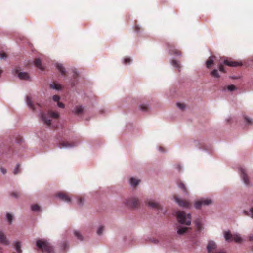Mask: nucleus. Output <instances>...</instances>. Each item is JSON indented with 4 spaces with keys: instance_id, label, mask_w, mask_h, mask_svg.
I'll list each match as a JSON object with an SVG mask.
<instances>
[{
    "instance_id": "obj_1",
    "label": "nucleus",
    "mask_w": 253,
    "mask_h": 253,
    "mask_svg": "<svg viewBox=\"0 0 253 253\" xmlns=\"http://www.w3.org/2000/svg\"><path fill=\"white\" fill-rule=\"evenodd\" d=\"M226 65L230 67H237L240 66L242 65V63L233 61L230 60H228L225 57H222L220 58L219 62H218V67L219 70L222 73H225L226 71L224 68L223 65Z\"/></svg>"
},
{
    "instance_id": "obj_2",
    "label": "nucleus",
    "mask_w": 253,
    "mask_h": 253,
    "mask_svg": "<svg viewBox=\"0 0 253 253\" xmlns=\"http://www.w3.org/2000/svg\"><path fill=\"white\" fill-rule=\"evenodd\" d=\"M59 115L57 112L52 111H48L47 114L42 112L41 114V119L42 121L48 126L51 125V119H57L59 117Z\"/></svg>"
},
{
    "instance_id": "obj_3",
    "label": "nucleus",
    "mask_w": 253,
    "mask_h": 253,
    "mask_svg": "<svg viewBox=\"0 0 253 253\" xmlns=\"http://www.w3.org/2000/svg\"><path fill=\"white\" fill-rule=\"evenodd\" d=\"M177 218L179 223L186 225H190L191 222V217L190 214H186L182 211H178L176 213Z\"/></svg>"
},
{
    "instance_id": "obj_4",
    "label": "nucleus",
    "mask_w": 253,
    "mask_h": 253,
    "mask_svg": "<svg viewBox=\"0 0 253 253\" xmlns=\"http://www.w3.org/2000/svg\"><path fill=\"white\" fill-rule=\"evenodd\" d=\"M37 246L43 253H53V249L50 244L45 240H38L37 241Z\"/></svg>"
},
{
    "instance_id": "obj_5",
    "label": "nucleus",
    "mask_w": 253,
    "mask_h": 253,
    "mask_svg": "<svg viewBox=\"0 0 253 253\" xmlns=\"http://www.w3.org/2000/svg\"><path fill=\"white\" fill-rule=\"evenodd\" d=\"M224 237L225 240L228 242L234 241L236 243H240L242 241V238L239 235H232L229 231L224 232Z\"/></svg>"
},
{
    "instance_id": "obj_6",
    "label": "nucleus",
    "mask_w": 253,
    "mask_h": 253,
    "mask_svg": "<svg viewBox=\"0 0 253 253\" xmlns=\"http://www.w3.org/2000/svg\"><path fill=\"white\" fill-rule=\"evenodd\" d=\"M124 203L126 206L129 208H136L139 204V201L135 198H131L126 200Z\"/></svg>"
},
{
    "instance_id": "obj_7",
    "label": "nucleus",
    "mask_w": 253,
    "mask_h": 253,
    "mask_svg": "<svg viewBox=\"0 0 253 253\" xmlns=\"http://www.w3.org/2000/svg\"><path fill=\"white\" fill-rule=\"evenodd\" d=\"M211 203V200L209 199H203L195 202V207L196 209H200L203 205H209Z\"/></svg>"
},
{
    "instance_id": "obj_8",
    "label": "nucleus",
    "mask_w": 253,
    "mask_h": 253,
    "mask_svg": "<svg viewBox=\"0 0 253 253\" xmlns=\"http://www.w3.org/2000/svg\"><path fill=\"white\" fill-rule=\"evenodd\" d=\"M76 145V143L74 142L68 141H61L58 143V146L60 148H71Z\"/></svg>"
},
{
    "instance_id": "obj_9",
    "label": "nucleus",
    "mask_w": 253,
    "mask_h": 253,
    "mask_svg": "<svg viewBox=\"0 0 253 253\" xmlns=\"http://www.w3.org/2000/svg\"><path fill=\"white\" fill-rule=\"evenodd\" d=\"M175 201L178 203V204L184 208H189L191 207V204L187 201L178 198L177 196L174 197Z\"/></svg>"
},
{
    "instance_id": "obj_10",
    "label": "nucleus",
    "mask_w": 253,
    "mask_h": 253,
    "mask_svg": "<svg viewBox=\"0 0 253 253\" xmlns=\"http://www.w3.org/2000/svg\"><path fill=\"white\" fill-rule=\"evenodd\" d=\"M26 102L27 103V104L28 106L33 110V111H36L37 109L40 110L41 106L39 104H36L35 105H34L31 100V98L29 96L27 97V100Z\"/></svg>"
},
{
    "instance_id": "obj_11",
    "label": "nucleus",
    "mask_w": 253,
    "mask_h": 253,
    "mask_svg": "<svg viewBox=\"0 0 253 253\" xmlns=\"http://www.w3.org/2000/svg\"><path fill=\"white\" fill-rule=\"evenodd\" d=\"M240 174L245 184L248 185L249 184V180L248 178V176L246 173L245 170L243 168H241L240 169Z\"/></svg>"
},
{
    "instance_id": "obj_12",
    "label": "nucleus",
    "mask_w": 253,
    "mask_h": 253,
    "mask_svg": "<svg viewBox=\"0 0 253 253\" xmlns=\"http://www.w3.org/2000/svg\"><path fill=\"white\" fill-rule=\"evenodd\" d=\"M168 47L169 49L170 54H173L176 56H179L181 55V52L178 49H176L174 45L168 44Z\"/></svg>"
},
{
    "instance_id": "obj_13",
    "label": "nucleus",
    "mask_w": 253,
    "mask_h": 253,
    "mask_svg": "<svg viewBox=\"0 0 253 253\" xmlns=\"http://www.w3.org/2000/svg\"><path fill=\"white\" fill-rule=\"evenodd\" d=\"M57 196L58 197L62 200L66 202H69L71 201V199L69 197V196L64 192H60L57 194Z\"/></svg>"
},
{
    "instance_id": "obj_14",
    "label": "nucleus",
    "mask_w": 253,
    "mask_h": 253,
    "mask_svg": "<svg viewBox=\"0 0 253 253\" xmlns=\"http://www.w3.org/2000/svg\"><path fill=\"white\" fill-rule=\"evenodd\" d=\"M0 243L5 245H8L9 244V241L6 238L4 234L1 231L0 232Z\"/></svg>"
},
{
    "instance_id": "obj_15",
    "label": "nucleus",
    "mask_w": 253,
    "mask_h": 253,
    "mask_svg": "<svg viewBox=\"0 0 253 253\" xmlns=\"http://www.w3.org/2000/svg\"><path fill=\"white\" fill-rule=\"evenodd\" d=\"M207 248L208 253H211L212 250L216 248V245L215 242L212 241H209Z\"/></svg>"
},
{
    "instance_id": "obj_16",
    "label": "nucleus",
    "mask_w": 253,
    "mask_h": 253,
    "mask_svg": "<svg viewBox=\"0 0 253 253\" xmlns=\"http://www.w3.org/2000/svg\"><path fill=\"white\" fill-rule=\"evenodd\" d=\"M84 107L82 106H76L72 110V112L77 115H80L83 113Z\"/></svg>"
},
{
    "instance_id": "obj_17",
    "label": "nucleus",
    "mask_w": 253,
    "mask_h": 253,
    "mask_svg": "<svg viewBox=\"0 0 253 253\" xmlns=\"http://www.w3.org/2000/svg\"><path fill=\"white\" fill-rule=\"evenodd\" d=\"M147 204L149 206L152 208L160 209H161V206L158 203L153 200H149L147 202Z\"/></svg>"
},
{
    "instance_id": "obj_18",
    "label": "nucleus",
    "mask_w": 253,
    "mask_h": 253,
    "mask_svg": "<svg viewBox=\"0 0 253 253\" xmlns=\"http://www.w3.org/2000/svg\"><path fill=\"white\" fill-rule=\"evenodd\" d=\"M215 58L214 56H210L206 62V67L210 68L214 64V60Z\"/></svg>"
},
{
    "instance_id": "obj_19",
    "label": "nucleus",
    "mask_w": 253,
    "mask_h": 253,
    "mask_svg": "<svg viewBox=\"0 0 253 253\" xmlns=\"http://www.w3.org/2000/svg\"><path fill=\"white\" fill-rule=\"evenodd\" d=\"M18 76L21 80H28L30 78L29 74L26 72H20L18 73Z\"/></svg>"
},
{
    "instance_id": "obj_20",
    "label": "nucleus",
    "mask_w": 253,
    "mask_h": 253,
    "mask_svg": "<svg viewBox=\"0 0 253 253\" xmlns=\"http://www.w3.org/2000/svg\"><path fill=\"white\" fill-rule=\"evenodd\" d=\"M56 67L63 75H66L65 69L61 64H57Z\"/></svg>"
},
{
    "instance_id": "obj_21",
    "label": "nucleus",
    "mask_w": 253,
    "mask_h": 253,
    "mask_svg": "<svg viewBox=\"0 0 253 253\" xmlns=\"http://www.w3.org/2000/svg\"><path fill=\"white\" fill-rule=\"evenodd\" d=\"M35 65L41 70H43V68L41 64V61L40 59L37 58L35 60L34 62Z\"/></svg>"
},
{
    "instance_id": "obj_22",
    "label": "nucleus",
    "mask_w": 253,
    "mask_h": 253,
    "mask_svg": "<svg viewBox=\"0 0 253 253\" xmlns=\"http://www.w3.org/2000/svg\"><path fill=\"white\" fill-rule=\"evenodd\" d=\"M139 182L140 180L136 179L133 177L131 178L130 179V184L134 187L136 186L139 184Z\"/></svg>"
},
{
    "instance_id": "obj_23",
    "label": "nucleus",
    "mask_w": 253,
    "mask_h": 253,
    "mask_svg": "<svg viewBox=\"0 0 253 253\" xmlns=\"http://www.w3.org/2000/svg\"><path fill=\"white\" fill-rule=\"evenodd\" d=\"M195 223L196 226V228L198 231H200L202 229V225L201 223V220L199 219H197L195 221Z\"/></svg>"
},
{
    "instance_id": "obj_24",
    "label": "nucleus",
    "mask_w": 253,
    "mask_h": 253,
    "mask_svg": "<svg viewBox=\"0 0 253 253\" xmlns=\"http://www.w3.org/2000/svg\"><path fill=\"white\" fill-rule=\"evenodd\" d=\"M15 248L17 251L16 253H22V251L21 249V243L20 242H16L15 243Z\"/></svg>"
},
{
    "instance_id": "obj_25",
    "label": "nucleus",
    "mask_w": 253,
    "mask_h": 253,
    "mask_svg": "<svg viewBox=\"0 0 253 253\" xmlns=\"http://www.w3.org/2000/svg\"><path fill=\"white\" fill-rule=\"evenodd\" d=\"M178 185L179 188L181 189L182 190V191H183V192H184L185 193H188V191L185 187V185L183 183H182L181 182H179L178 183Z\"/></svg>"
},
{
    "instance_id": "obj_26",
    "label": "nucleus",
    "mask_w": 253,
    "mask_h": 253,
    "mask_svg": "<svg viewBox=\"0 0 253 253\" xmlns=\"http://www.w3.org/2000/svg\"><path fill=\"white\" fill-rule=\"evenodd\" d=\"M211 75L212 77L215 78H219L220 75L218 73V71L217 69H214L211 72Z\"/></svg>"
},
{
    "instance_id": "obj_27",
    "label": "nucleus",
    "mask_w": 253,
    "mask_h": 253,
    "mask_svg": "<svg viewBox=\"0 0 253 253\" xmlns=\"http://www.w3.org/2000/svg\"><path fill=\"white\" fill-rule=\"evenodd\" d=\"M50 87L51 88L55 89L56 90H60L62 88L60 84H57L55 83H54L52 84H51Z\"/></svg>"
},
{
    "instance_id": "obj_28",
    "label": "nucleus",
    "mask_w": 253,
    "mask_h": 253,
    "mask_svg": "<svg viewBox=\"0 0 253 253\" xmlns=\"http://www.w3.org/2000/svg\"><path fill=\"white\" fill-rule=\"evenodd\" d=\"M171 64L174 67H176L178 69V70L179 71L180 69V65L179 63L175 60H172L171 62Z\"/></svg>"
},
{
    "instance_id": "obj_29",
    "label": "nucleus",
    "mask_w": 253,
    "mask_h": 253,
    "mask_svg": "<svg viewBox=\"0 0 253 253\" xmlns=\"http://www.w3.org/2000/svg\"><path fill=\"white\" fill-rule=\"evenodd\" d=\"M188 229L187 227H182L178 229L177 233L178 234L181 235L184 234Z\"/></svg>"
},
{
    "instance_id": "obj_30",
    "label": "nucleus",
    "mask_w": 253,
    "mask_h": 253,
    "mask_svg": "<svg viewBox=\"0 0 253 253\" xmlns=\"http://www.w3.org/2000/svg\"><path fill=\"white\" fill-rule=\"evenodd\" d=\"M31 209L33 211H37L40 210V207L37 204L33 205L31 206Z\"/></svg>"
},
{
    "instance_id": "obj_31",
    "label": "nucleus",
    "mask_w": 253,
    "mask_h": 253,
    "mask_svg": "<svg viewBox=\"0 0 253 253\" xmlns=\"http://www.w3.org/2000/svg\"><path fill=\"white\" fill-rule=\"evenodd\" d=\"M244 119H245V121H246V122L247 123V124L248 125H251L253 123V120L252 119L248 117L247 116H245L244 117Z\"/></svg>"
},
{
    "instance_id": "obj_32",
    "label": "nucleus",
    "mask_w": 253,
    "mask_h": 253,
    "mask_svg": "<svg viewBox=\"0 0 253 253\" xmlns=\"http://www.w3.org/2000/svg\"><path fill=\"white\" fill-rule=\"evenodd\" d=\"M19 168H20V165L17 164L16 168H15V169L14 170V172H13V173L15 175L17 174L19 172V171H20Z\"/></svg>"
},
{
    "instance_id": "obj_33",
    "label": "nucleus",
    "mask_w": 253,
    "mask_h": 253,
    "mask_svg": "<svg viewBox=\"0 0 253 253\" xmlns=\"http://www.w3.org/2000/svg\"><path fill=\"white\" fill-rule=\"evenodd\" d=\"M74 234L78 238V239H79L80 240H83V237L79 232H78L77 231H75Z\"/></svg>"
},
{
    "instance_id": "obj_34",
    "label": "nucleus",
    "mask_w": 253,
    "mask_h": 253,
    "mask_svg": "<svg viewBox=\"0 0 253 253\" xmlns=\"http://www.w3.org/2000/svg\"><path fill=\"white\" fill-rule=\"evenodd\" d=\"M7 58V55L4 52H0V58L2 59H5Z\"/></svg>"
},
{
    "instance_id": "obj_35",
    "label": "nucleus",
    "mask_w": 253,
    "mask_h": 253,
    "mask_svg": "<svg viewBox=\"0 0 253 253\" xmlns=\"http://www.w3.org/2000/svg\"><path fill=\"white\" fill-rule=\"evenodd\" d=\"M7 220L9 222V223L11 224L12 222V219H13L12 215L10 214V213H7Z\"/></svg>"
},
{
    "instance_id": "obj_36",
    "label": "nucleus",
    "mask_w": 253,
    "mask_h": 253,
    "mask_svg": "<svg viewBox=\"0 0 253 253\" xmlns=\"http://www.w3.org/2000/svg\"><path fill=\"white\" fill-rule=\"evenodd\" d=\"M140 109L143 111H147L148 109L147 106L146 105H142L140 106Z\"/></svg>"
},
{
    "instance_id": "obj_37",
    "label": "nucleus",
    "mask_w": 253,
    "mask_h": 253,
    "mask_svg": "<svg viewBox=\"0 0 253 253\" xmlns=\"http://www.w3.org/2000/svg\"><path fill=\"white\" fill-rule=\"evenodd\" d=\"M84 199L83 198H82V197H79L78 198V204L79 205H82L83 204V203H84Z\"/></svg>"
},
{
    "instance_id": "obj_38",
    "label": "nucleus",
    "mask_w": 253,
    "mask_h": 253,
    "mask_svg": "<svg viewBox=\"0 0 253 253\" xmlns=\"http://www.w3.org/2000/svg\"><path fill=\"white\" fill-rule=\"evenodd\" d=\"M131 61V59L130 58L127 57L124 59V63L126 64H128L130 63Z\"/></svg>"
},
{
    "instance_id": "obj_39",
    "label": "nucleus",
    "mask_w": 253,
    "mask_h": 253,
    "mask_svg": "<svg viewBox=\"0 0 253 253\" xmlns=\"http://www.w3.org/2000/svg\"><path fill=\"white\" fill-rule=\"evenodd\" d=\"M235 86L234 85H230L227 86V89L228 90L230 91H232L234 90H235Z\"/></svg>"
},
{
    "instance_id": "obj_40",
    "label": "nucleus",
    "mask_w": 253,
    "mask_h": 253,
    "mask_svg": "<svg viewBox=\"0 0 253 253\" xmlns=\"http://www.w3.org/2000/svg\"><path fill=\"white\" fill-rule=\"evenodd\" d=\"M104 229V227L103 226H101L99 228V229H98L97 230V234L99 235H101L103 232V230Z\"/></svg>"
},
{
    "instance_id": "obj_41",
    "label": "nucleus",
    "mask_w": 253,
    "mask_h": 253,
    "mask_svg": "<svg viewBox=\"0 0 253 253\" xmlns=\"http://www.w3.org/2000/svg\"><path fill=\"white\" fill-rule=\"evenodd\" d=\"M177 106L181 110H183L185 108V105L182 103H178Z\"/></svg>"
},
{
    "instance_id": "obj_42",
    "label": "nucleus",
    "mask_w": 253,
    "mask_h": 253,
    "mask_svg": "<svg viewBox=\"0 0 253 253\" xmlns=\"http://www.w3.org/2000/svg\"><path fill=\"white\" fill-rule=\"evenodd\" d=\"M11 195L15 198H18L19 195V193L17 192H13L11 193Z\"/></svg>"
},
{
    "instance_id": "obj_43",
    "label": "nucleus",
    "mask_w": 253,
    "mask_h": 253,
    "mask_svg": "<svg viewBox=\"0 0 253 253\" xmlns=\"http://www.w3.org/2000/svg\"><path fill=\"white\" fill-rule=\"evenodd\" d=\"M60 98V96L58 95H54L53 96V100L54 101H58L59 100Z\"/></svg>"
},
{
    "instance_id": "obj_44",
    "label": "nucleus",
    "mask_w": 253,
    "mask_h": 253,
    "mask_svg": "<svg viewBox=\"0 0 253 253\" xmlns=\"http://www.w3.org/2000/svg\"><path fill=\"white\" fill-rule=\"evenodd\" d=\"M0 170H1V172L3 174H4L6 173V172H7L6 169L5 168H3V167H1V168H0Z\"/></svg>"
},
{
    "instance_id": "obj_45",
    "label": "nucleus",
    "mask_w": 253,
    "mask_h": 253,
    "mask_svg": "<svg viewBox=\"0 0 253 253\" xmlns=\"http://www.w3.org/2000/svg\"><path fill=\"white\" fill-rule=\"evenodd\" d=\"M57 105L60 108H63L64 107V104L62 102H58Z\"/></svg>"
},
{
    "instance_id": "obj_46",
    "label": "nucleus",
    "mask_w": 253,
    "mask_h": 253,
    "mask_svg": "<svg viewBox=\"0 0 253 253\" xmlns=\"http://www.w3.org/2000/svg\"><path fill=\"white\" fill-rule=\"evenodd\" d=\"M250 211L251 213V217L253 219V207L251 208Z\"/></svg>"
},
{
    "instance_id": "obj_47",
    "label": "nucleus",
    "mask_w": 253,
    "mask_h": 253,
    "mask_svg": "<svg viewBox=\"0 0 253 253\" xmlns=\"http://www.w3.org/2000/svg\"><path fill=\"white\" fill-rule=\"evenodd\" d=\"M249 240L251 241H253V235H250L249 236Z\"/></svg>"
},
{
    "instance_id": "obj_48",
    "label": "nucleus",
    "mask_w": 253,
    "mask_h": 253,
    "mask_svg": "<svg viewBox=\"0 0 253 253\" xmlns=\"http://www.w3.org/2000/svg\"><path fill=\"white\" fill-rule=\"evenodd\" d=\"M63 244H64V249H66V246H67V243H65V242H64V243H63Z\"/></svg>"
},
{
    "instance_id": "obj_49",
    "label": "nucleus",
    "mask_w": 253,
    "mask_h": 253,
    "mask_svg": "<svg viewBox=\"0 0 253 253\" xmlns=\"http://www.w3.org/2000/svg\"><path fill=\"white\" fill-rule=\"evenodd\" d=\"M159 150L162 151V152H163L164 151V149L163 147H160V148H159Z\"/></svg>"
},
{
    "instance_id": "obj_50",
    "label": "nucleus",
    "mask_w": 253,
    "mask_h": 253,
    "mask_svg": "<svg viewBox=\"0 0 253 253\" xmlns=\"http://www.w3.org/2000/svg\"><path fill=\"white\" fill-rule=\"evenodd\" d=\"M77 75H78L77 73H75L74 75V76L75 77V76H76Z\"/></svg>"
}]
</instances>
